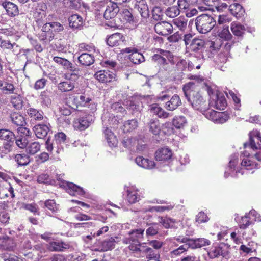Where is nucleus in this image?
I'll return each instance as SVG.
<instances>
[{
  "label": "nucleus",
  "instance_id": "4c0bfd02",
  "mask_svg": "<svg viewBox=\"0 0 261 261\" xmlns=\"http://www.w3.org/2000/svg\"><path fill=\"white\" fill-rule=\"evenodd\" d=\"M3 240L2 245L5 249L9 251L14 249L16 246V243L12 238L6 236L3 238Z\"/></svg>",
  "mask_w": 261,
  "mask_h": 261
},
{
  "label": "nucleus",
  "instance_id": "e2e57ef3",
  "mask_svg": "<svg viewBox=\"0 0 261 261\" xmlns=\"http://www.w3.org/2000/svg\"><path fill=\"white\" fill-rule=\"evenodd\" d=\"M151 60L153 62L160 65L165 66L167 64L166 59L162 56V55H159V54L154 55L152 57Z\"/></svg>",
  "mask_w": 261,
  "mask_h": 261
},
{
  "label": "nucleus",
  "instance_id": "6e6d98bb",
  "mask_svg": "<svg viewBox=\"0 0 261 261\" xmlns=\"http://www.w3.org/2000/svg\"><path fill=\"white\" fill-rule=\"evenodd\" d=\"M198 64L196 65L194 62L191 61H187L188 71H191L195 67L196 69L200 68L201 65L204 62V56L201 55V58H198Z\"/></svg>",
  "mask_w": 261,
  "mask_h": 261
},
{
  "label": "nucleus",
  "instance_id": "a19ab883",
  "mask_svg": "<svg viewBox=\"0 0 261 261\" xmlns=\"http://www.w3.org/2000/svg\"><path fill=\"white\" fill-rule=\"evenodd\" d=\"M165 13L169 17L174 18L180 14L179 8L176 6L169 7L165 10Z\"/></svg>",
  "mask_w": 261,
  "mask_h": 261
},
{
  "label": "nucleus",
  "instance_id": "79ce46f5",
  "mask_svg": "<svg viewBox=\"0 0 261 261\" xmlns=\"http://www.w3.org/2000/svg\"><path fill=\"white\" fill-rule=\"evenodd\" d=\"M146 233L147 236H153L158 234L160 229V224L158 223H153L148 225Z\"/></svg>",
  "mask_w": 261,
  "mask_h": 261
},
{
  "label": "nucleus",
  "instance_id": "09e8293b",
  "mask_svg": "<svg viewBox=\"0 0 261 261\" xmlns=\"http://www.w3.org/2000/svg\"><path fill=\"white\" fill-rule=\"evenodd\" d=\"M218 36L222 39L225 40H230L232 36L229 32L228 26L224 27L221 30L218 31Z\"/></svg>",
  "mask_w": 261,
  "mask_h": 261
},
{
  "label": "nucleus",
  "instance_id": "a211bd4d",
  "mask_svg": "<svg viewBox=\"0 0 261 261\" xmlns=\"http://www.w3.org/2000/svg\"><path fill=\"white\" fill-rule=\"evenodd\" d=\"M46 148L48 151L51 152L54 150L57 153H59L63 150V145L58 142H56V139L54 138L52 140L50 138H48L45 143Z\"/></svg>",
  "mask_w": 261,
  "mask_h": 261
},
{
  "label": "nucleus",
  "instance_id": "603ef678",
  "mask_svg": "<svg viewBox=\"0 0 261 261\" xmlns=\"http://www.w3.org/2000/svg\"><path fill=\"white\" fill-rule=\"evenodd\" d=\"M189 248H191L189 243L185 244L179 246L178 248L173 250L171 252V254L172 256H179L187 252Z\"/></svg>",
  "mask_w": 261,
  "mask_h": 261
},
{
  "label": "nucleus",
  "instance_id": "864d4df0",
  "mask_svg": "<svg viewBox=\"0 0 261 261\" xmlns=\"http://www.w3.org/2000/svg\"><path fill=\"white\" fill-rule=\"evenodd\" d=\"M39 98L42 105L48 106L51 103V99L49 97V92L47 90L42 91L39 96Z\"/></svg>",
  "mask_w": 261,
  "mask_h": 261
},
{
  "label": "nucleus",
  "instance_id": "ddd939ff",
  "mask_svg": "<svg viewBox=\"0 0 261 261\" xmlns=\"http://www.w3.org/2000/svg\"><path fill=\"white\" fill-rule=\"evenodd\" d=\"M119 11V6L116 4L110 3H107L103 16L106 19H111L114 18Z\"/></svg>",
  "mask_w": 261,
  "mask_h": 261
},
{
  "label": "nucleus",
  "instance_id": "473e14b6",
  "mask_svg": "<svg viewBox=\"0 0 261 261\" xmlns=\"http://www.w3.org/2000/svg\"><path fill=\"white\" fill-rule=\"evenodd\" d=\"M28 115L32 118L36 120H41L43 118V113L41 110L30 108L27 110Z\"/></svg>",
  "mask_w": 261,
  "mask_h": 261
},
{
  "label": "nucleus",
  "instance_id": "f03ea898",
  "mask_svg": "<svg viewBox=\"0 0 261 261\" xmlns=\"http://www.w3.org/2000/svg\"><path fill=\"white\" fill-rule=\"evenodd\" d=\"M216 24L214 18L210 15L203 14L197 17L195 25L197 30L202 34L209 32Z\"/></svg>",
  "mask_w": 261,
  "mask_h": 261
},
{
  "label": "nucleus",
  "instance_id": "7c9ffc66",
  "mask_svg": "<svg viewBox=\"0 0 261 261\" xmlns=\"http://www.w3.org/2000/svg\"><path fill=\"white\" fill-rule=\"evenodd\" d=\"M15 135L13 132L8 129H0V139L6 141V142H14Z\"/></svg>",
  "mask_w": 261,
  "mask_h": 261
},
{
  "label": "nucleus",
  "instance_id": "dca6fc26",
  "mask_svg": "<svg viewBox=\"0 0 261 261\" xmlns=\"http://www.w3.org/2000/svg\"><path fill=\"white\" fill-rule=\"evenodd\" d=\"M3 7L5 9L7 14L10 17H15L18 15L19 10L16 5L10 1H5L2 3Z\"/></svg>",
  "mask_w": 261,
  "mask_h": 261
},
{
  "label": "nucleus",
  "instance_id": "20e7f679",
  "mask_svg": "<svg viewBox=\"0 0 261 261\" xmlns=\"http://www.w3.org/2000/svg\"><path fill=\"white\" fill-rule=\"evenodd\" d=\"M248 142L244 144L245 148H249L253 151L261 149V133L257 129H254L249 134Z\"/></svg>",
  "mask_w": 261,
  "mask_h": 261
},
{
  "label": "nucleus",
  "instance_id": "72a5a7b5",
  "mask_svg": "<svg viewBox=\"0 0 261 261\" xmlns=\"http://www.w3.org/2000/svg\"><path fill=\"white\" fill-rule=\"evenodd\" d=\"M230 28L233 35L238 37H242L245 31L244 26L236 22L231 23Z\"/></svg>",
  "mask_w": 261,
  "mask_h": 261
},
{
  "label": "nucleus",
  "instance_id": "4be33fe9",
  "mask_svg": "<svg viewBox=\"0 0 261 261\" xmlns=\"http://www.w3.org/2000/svg\"><path fill=\"white\" fill-rule=\"evenodd\" d=\"M144 230L142 229H134L130 231L128 233L129 237L128 238L130 245L133 244L136 242H139V239L143 238Z\"/></svg>",
  "mask_w": 261,
  "mask_h": 261
},
{
  "label": "nucleus",
  "instance_id": "37998d69",
  "mask_svg": "<svg viewBox=\"0 0 261 261\" xmlns=\"http://www.w3.org/2000/svg\"><path fill=\"white\" fill-rule=\"evenodd\" d=\"M40 149V145L38 142H34L29 144L26 148L27 152L31 155H34Z\"/></svg>",
  "mask_w": 261,
  "mask_h": 261
},
{
  "label": "nucleus",
  "instance_id": "39448f33",
  "mask_svg": "<svg viewBox=\"0 0 261 261\" xmlns=\"http://www.w3.org/2000/svg\"><path fill=\"white\" fill-rule=\"evenodd\" d=\"M229 253V246L225 243H220L211 247L207 252L208 256L211 259L218 258L220 256L226 257Z\"/></svg>",
  "mask_w": 261,
  "mask_h": 261
},
{
  "label": "nucleus",
  "instance_id": "4d7b16f0",
  "mask_svg": "<svg viewBox=\"0 0 261 261\" xmlns=\"http://www.w3.org/2000/svg\"><path fill=\"white\" fill-rule=\"evenodd\" d=\"M53 60L57 64L62 65L65 69L67 70L69 67H71V65H72V63L65 58L55 57L53 58Z\"/></svg>",
  "mask_w": 261,
  "mask_h": 261
},
{
  "label": "nucleus",
  "instance_id": "bb28decb",
  "mask_svg": "<svg viewBox=\"0 0 261 261\" xmlns=\"http://www.w3.org/2000/svg\"><path fill=\"white\" fill-rule=\"evenodd\" d=\"M138 126V121L135 119H133L125 121L122 127V129L124 133H129L136 129Z\"/></svg>",
  "mask_w": 261,
  "mask_h": 261
},
{
  "label": "nucleus",
  "instance_id": "c03bdc74",
  "mask_svg": "<svg viewBox=\"0 0 261 261\" xmlns=\"http://www.w3.org/2000/svg\"><path fill=\"white\" fill-rule=\"evenodd\" d=\"M149 130L154 135H158L161 130L159 122L158 120L151 119L149 123Z\"/></svg>",
  "mask_w": 261,
  "mask_h": 261
},
{
  "label": "nucleus",
  "instance_id": "6ab92c4d",
  "mask_svg": "<svg viewBox=\"0 0 261 261\" xmlns=\"http://www.w3.org/2000/svg\"><path fill=\"white\" fill-rule=\"evenodd\" d=\"M78 61L81 65L88 66L93 64L95 58L92 54L83 53L78 57Z\"/></svg>",
  "mask_w": 261,
  "mask_h": 261
},
{
  "label": "nucleus",
  "instance_id": "e433bc0d",
  "mask_svg": "<svg viewBox=\"0 0 261 261\" xmlns=\"http://www.w3.org/2000/svg\"><path fill=\"white\" fill-rule=\"evenodd\" d=\"M106 139L110 146H115L117 144V139L112 132L107 127L104 131Z\"/></svg>",
  "mask_w": 261,
  "mask_h": 261
},
{
  "label": "nucleus",
  "instance_id": "338daca9",
  "mask_svg": "<svg viewBox=\"0 0 261 261\" xmlns=\"http://www.w3.org/2000/svg\"><path fill=\"white\" fill-rule=\"evenodd\" d=\"M54 138L56 139V142H58L60 144H63L66 143L67 138L66 135L63 132H59L55 134Z\"/></svg>",
  "mask_w": 261,
  "mask_h": 261
},
{
  "label": "nucleus",
  "instance_id": "f257e3e1",
  "mask_svg": "<svg viewBox=\"0 0 261 261\" xmlns=\"http://www.w3.org/2000/svg\"><path fill=\"white\" fill-rule=\"evenodd\" d=\"M182 90L188 101L195 110L201 113L205 112L210 107L209 102L203 96L201 92L196 90L195 84L189 82L183 86Z\"/></svg>",
  "mask_w": 261,
  "mask_h": 261
},
{
  "label": "nucleus",
  "instance_id": "cd10ccee",
  "mask_svg": "<svg viewBox=\"0 0 261 261\" xmlns=\"http://www.w3.org/2000/svg\"><path fill=\"white\" fill-rule=\"evenodd\" d=\"M125 106L127 108L132 111L133 113L140 112L141 110L142 106L139 100H129L125 102Z\"/></svg>",
  "mask_w": 261,
  "mask_h": 261
},
{
  "label": "nucleus",
  "instance_id": "49530a36",
  "mask_svg": "<svg viewBox=\"0 0 261 261\" xmlns=\"http://www.w3.org/2000/svg\"><path fill=\"white\" fill-rule=\"evenodd\" d=\"M173 23L181 31H184L187 28V20L184 17H179L174 19Z\"/></svg>",
  "mask_w": 261,
  "mask_h": 261
},
{
  "label": "nucleus",
  "instance_id": "5701e85b",
  "mask_svg": "<svg viewBox=\"0 0 261 261\" xmlns=\"http://www.w3.org/2000/svg\"><path fill=\"white\" fill-rule=\"evenodd\" d=\"M150 112L157 115L161 118H167L169 116V113L165 111L163 109L160 107L158 104H153L150 106Z\"/></svg>",
  "mask_w": 261,
  "mask_h": 261
},
{
  "label": "nucleus",
  "instance_id": "7ed1b4c3",
  "mask_svg": "<svg viewBox=\"0 0 261 261\" xmlns=\"http://www.w3.org/2000/svg\"><path fill=\"white\" fill-rule=\"evenodd\" d=\"M169 96L166 93L162 92L158 96V99L162 101L168 100L165 105V108L169 111H173L176 109L181 105V101L179 96L177 94H174L169 99Z\"/></svg>",
  "mask_w": 261,
  "mask_h": 261
},
{
  "label": "nucleus",
  "instance_id": "9d476101",
  "mask_svg": "<svg viewBox=\"0 0 261 261\" xmlns=\"http://www.w3.org/2000/svg\"><path fill=\"white\" fill-rule=\"evenodd\" d=\"M154 29L157 34L163 36L168 35L173 32L172 25L166 21L158 22L154 25Z\"/></svg>",
  "mask_w": 261,
  "mask_h": 261
},
{
  "label": "nucleus",
  "instance_id": "423d86ee",
  "mask_svg": "<svg viewBox=\"0 0 261 261\" xmlns=\"http://www.w3.org/2000/svg\"><path fill=\"white\" fill-rule=\"evenodd\" d=\"M73 102L76 108L79 107H88L92 112L96 109L95 103L89 96L85 94L73 96Z\"/></svg>",
  "mask_w": 261,
  "mask_h": 261
},
{
  "label": "nucleus",
  "instance_id": "ea45409f",
  "mask_svg": "<svg viewBox=\"0 0 261 261\" xmlns=\"http://www.w3.org/2000/svg\"><path fill=\"white\" fill-rule=\"evenodd\" d=\"M10 118L12 123L17 126H22L25 123L23 117L18 113L12 114Z\"/></svg>",
  "mask_w": 261,
  "mask_h": 261
},
{
  "label": "nucleus",
  "instance_id": "2eb2a0df",
  "mask_svg": "<svg viewBox=\"0 0 261 261\" xmlns=\"http://www.w3.org/2000/svg\"><path fill=\"white\" fill-rule=\"evenodd\" d=\"M124 40L123 35L120 33L112 34L107 39V44L111 47L118 46L121 44Z\"/></svg>",
  "mask_w": 261,
  "mask_h": 261
},
{
  "label": "nucleus",
  "instance_id": "a878e982",
  "mask_svg": "<svg viewBox=\"0 0 261 261\" xmlns=\"http://www.w3.org/2000/svg\"><path fill=\"white\" fill-rule=\"evenodd\" d=\"M189 244L191 248L195 249L209 245L210 244V241L204 238H198L196 239H192V241L189 242Z\"/></svg>",
  "mask_w": 261,
  "mask_h": 261
},
{
  "label": "nucleus",
  "instance_id": "5fc2aeb1",
  "mask_svg": "<svg viewBox=\"0 0 261 261\" xmlns=\"http://www.w3.org/2000/svg\"><path fill=\"white\" fill-rule=\"evenodd\" d=\"M68 70H69V72L66 75L67 77L68 76H70L69 78L74 76V79H76L79 77L81 73L80 69L75 66H73L72 64V65H71V67H69Z\"/></svg>",
  "mask_w": 261,
  "mask_h": 261
},
{
  "label": "nucleus",
  "instance_id": "c9c22d12",
  "mask_svg": "<svg viewBox=\"0 0 261 261\" xmlns=\"http://www.w3.org/2000/svg\"><path fill=\"white\" fill-rule=\"evenodd\" d=\"M57 87L61 92H68L73 89L74 84L70 81L62 82L58 84Z\"/></svg>",
  "mask_w": 261,
  "mask_h": 261
},
{
  "label": "nucleus",
  "instance_id": "052dcab7",
  "mask_svg": "<svg viewBox=\"0 0 261 261\" xmlns=\"http://www.w3.org/2000/svg\"><path fill=\"white\" fill-rule=\"evenodd\" d=\"M152 18L155 20H159L162 19L163 13L162 9L159 6H155L152 10Z\"/></svg>",
  "mask_w": 261,
  "mask_h": 261
},
{
  "label": "nucleus",
  "instance_id": "412c9836",
  "mask_svg": "<svg viewBox=\"0 0 261 261\" xmlns=\"http://www.w3.org/2000/svg\"><path fill=\"white\" fill-rule=\"evenodd\" d=\"M114 74L113 73L103 71H99L95 74V77L99 81L102 83L110 82L113 79H114Z\"/></svg>",
  "mask_w": 261,
  "mask_h": 261
},
{
  "label": "nucleus",
  "instance_id": "8fccbe9b",
  "mask_svg": "<svg viewBox=\"0 0 261 261\" xmlns=\"http://www.w3.org/2000/svg\"><path fill=\"white\" fill-rule=\"evenodd\" d=\"M15 140L16 145L19 148L21 149L27 148L29 143L28 138L17 136L15 137Z\"/></svg>",
  "mask_w": 261,
  "mask_h": 261
},
{
  "label": "nucleus",
  "instance_id": "1a4fd4ad",
  "mask_svg": "<svg viewBox=\"0 0 261 261\" xmlns=\"http://www.w3.org/2000/svg\"><path fill=\"white\" fill-rule=\"evenodd\" d=\"M210 106L217 109L224 110L227 106L226 100L223 93L216 91L214 97L209 102Z\"/></svg>",
  "mask_w": 261,
  "mask_h": 261
},
{
  "label": "nucleus",
  "instance_id": "69168bd1",
  "mask_svg": "<svg viewBox=\"0 0 261 261\" xmlns=\"http://www.w3.org/2000/svg\"><path fill=\"white\" fill-rule=\"evenodd\" d=\"M159 218L160 219L159 222L166 228L172 227L173 224L175 223V220L170 218H163V217H160Z\"/></svg>",
  "mask_w": 261,
  "mask_h": 261
},
{
  "label": "nucleus",
  "instance_id": "de8ad7c7",
  "mask_svg": "<svg viewBox=\"0 0 261 261\" xmlns=\"http://www.w3.org/2000/svg\"><path fill=\"white\" fill-rule=\"evenodd\" d=\"M15 159L18 165L20 166L27 165L30 161L29 156L25 154H16Z\"/></svg>",
  "mask_w": 261,
  "mask_h": 261
},
{
  "label": "nucleus",
  "instance_id": "393cba45",
  "mask_svg": "<svg viewBox=\"0 0 261 261\" xmlns=\"http://www.w3.org/2000/svg\"><path fill=\"white\" fill-rule=\"evenodd\" d=\"M68 247L69 245L64 242L53 241L49 243L48 249L51 251H62Z\"/></svg>",
  "mask_w": 261,
  "mask_h": 261
},
{
  "label": "nucleus",
  "instance_id": "bf43d9fd",
  "mask_svg": "<svg viewBox=\"0 0 261 261\" xmlns=\"http://www.w3.org/2000/svg\"><path fill=\"white\" fill-rule=\"evenodd\" d=\"M186 122V119L183 116L175 117L172 121L173 125L177 128L182 127Z\"/></svg>",
  "mask_w": 261,
  "mask_h": 261
},
{
  "label": "nucleus",
  "instance_id": "c85d7f7f",
  "mask_svg": "<svg viewBox=\"0 0 261 261\" xmlns=\"http://www.w3.org/2000/svg\"><path fill=\"white\" fill-rule=\"evenodd\" d=\"M69 23L70 27L77 29L81 27L83 24V19L81 16L77 14H74L70 16L68 18Z\"/></svg>",
  "mask_w": 261,
  "mask_h": 261
},
{
  "label": "nucleus",
  "instance_id": "3c124183",
  "mask_svg": "<svg viewBox=\"0 0 261 261\" xmlns=\"http://www.w3.org/2000/svg\"><path fill=\"white\" fill-rule=\"evenodd\" d=\"M44 205L53 214H55L59 211V205L56 203L54 200L49 199L45 201Z\"/></svg>",
  "mask_w": 261,
  "mask_h": 261
},
{
  "label": "nucleus",
  "instance_id": "0e129e2a",
  "mask_svg": "<svg viewBox=\"0 0 261 261\" xmlns=\"http://www.w3.org/2000/svg\"><path fill=\"white\" fill-rule=\"evenodd\" d=\"M11 103L14 107L16 109H19L22 108L23 106V100L22 97L20 95L15 96L12 97Z\"/></svg>",
  "mask_w": 261,
  "mask_h": 261
},
{
  "label": "nucleus",
  "instance_id": "9b49d317",
  "mask_svg": "<svg viewBox=\"0 0 261 261\" xmlns=\"http://www.w3.org/2000/svg\"><path fill=\"white\" fill-rule=\"evenodd\" d=\"M57 179L59 181H61V182L63 184H65L66 186H67V187L68 188V189H67L68 193H69L70 195H82L84 194V191L81 187L74 184L73 183L69 182H67V181L63 180L62 179L61 175H57Z\"/></svg>",
  "mask_w": 261,
  "mask_h": 261
},
{
  "label": "nucleus",
  "instance_id": "4468645a",
  "mask_svg": "<svg viewBox=\"0 0 261 261\" xmlns=\"http://www.w3.org/2000/svg\"><path fill=\"white\" fill-rule=\"evenodd\" d=\"M205 42L204 40L200 39H193L190 44V48L192 51L199 53V56L198 58L201 57L203 52L204 50Z\"/></svg>",
  "mask_w": 261,
  "mask_h": 261
},
{
  "label": "nucleus",
  "instance_id": "f8f14e48",
  "mask_svg": "<svg viewBox=\"0 0 261 261\" xmlns=\"http://www.w3.org/2000/svg\"><path fill=\"white\" fill-rule=\"evenodd\" d=\"M93 121V116L88 115L79 118L74 122V126L75 129L83 130L87 128Z\"/></svg>",
  "mask_w": 261,
  "mask_h": 261
},
{
  "label": "nucleus",
  "instance_id": "58836bf2",
  "mask_svg": "<svg viewBox=\"0 0 261 261\" xmlns=\"http://www.w3.org/2000/svg\"><path fill=\"white\" fill-rule=\"evenodd\" d=\"M14 142L10 141L4 142L3 143V145L0 147V153L1 154V157L7 154L12 151Z\"/></svg>",
  "mask_w": 261,
  "mask_h": 261
},
{
  "label": "nucleus",
  "instance_id": "0eeeda50",
  "mask_svg": "<svg viewBox=\"0 0 261 261\" xmlns=\"http://www.w3.org/2000/svg\"><path fill=\"white\" fill-rule=\"evenodd\" d=\"M118 241V237L108 238L102 241H99L96 244V246L97 248L95 249V251L103 252L112 250L114 248L115 243Z\"/></svg>",
  "mask_w": 261,
  "mask_h": 261
},
{
  "label": "nucleus",
  "instance_id": "b1692460",
  "mask_svg": "<svg viewBox=\"0 0 261 261\" xmlns=\"http://www.w3.org/2000/svg\"><path fill=\"white\" fill-rule=\"evenodd\" d=\"M135 161L138 165L145 169H150L155 166V163L153 161L145 159L141 156L137 157Z\"/></svg>",
  "mask_w": 261,
  "mask_h": 261
},
{
  "label": "nucleus",
  "instance_id": "c756f323",
  "mask_svg": "<svg viewBox=\"0 0 261 261\" xmlns=\"http://www.w3.org/2000/svg\"><path fill=\"white\" fill-rule=\"evenodd\" d=\"M229 9L231 13L236 17H241L244 13L243 7L238 3H233L230 5Z\"/></svg>",
  "mask_w": 261,
  "mask_h": 261
},
{
  "label": "nucleus",
  "instance_id": "f3484780",
  "mask_svg": "<svg viewBox=\"0 0 261 261\" xmlns=\"http://www.w3.org/2000/svg\"><path fill=\"white\" fill-rule=\"evenodd\" d=\"M49 125V124H38L35 125L33 130L36 137L38 138H44L46 137L50 130Z\"/></svg>",
  "mask_w": 261,
  "mask_h": 261
},
{
  "label": "nucleus",
  "instance_id": "680f3d73",
  "mask_svg": "<svg viewBox=\"0 0 261 261\" xmlns=\"http://www.w3.org/2000/svg\"><path fill=\"white\" fill-rule=\"evenodd\" d=\"M18 46L16 43H11L10 41L7 40H0V47L3 49L12 50L14 47H17Z\"/></svg>",
  "mask_w": 261,
  "mask_h": 261
},
{
  "label": "nucleus",
  "instance_id": "774afa93",
  "mask_svg": "<svg viewBox=\"0 0 261 261\" xmlns=\"http://www.w3.org/2000/svg\"><path fill=\"white\" fill-rule=\"evenodd\" d=\"M47 82V80L45 78L39 79L35 82L34 88L36 90L43 89L46 86Z\"/></svg>",
  "mask_w": 261,
  "mask_h": 261
},
{
  "label": "nucleus",
  "instance_id": "13d9d810",
  "mask_svg": "<svg viewBox=\"0 0 261 261\" xmlns=\"http://www.w3.org/2000/svg\"><path fill=\"white\" fill-rule=\"evenodd\" d=\"M140 199V196L136 191H127V200L130 203H135Z\"/></svg>",
  "mask_w": 261,
  "mask_h": 261
},
{
  "label": "nucleus",
  "instance_id": "2f4dec72",
  "mask_svg": "<svg viewBox=\"0 0 261 261\" xmlns=\"http://www.w3.org/2000/svg\"><path fill=\"white\" fill-rule=\"evenodd\" d=\"M136 8L143 18L146 19L149 17V11L148 7L144 2H140L138 4L136 5Z\"/></svg>",
  "mask_w": 261,
  "mask_h": 261
},
{
  "label": "nucleus",
  "instance_id": "aec40b11",
  "mask_svg": "<svg viewBox=\"0 0 261 261\" xmlns=\"http://www.w3.org/2000/svg\"><path fill=\"white\" fill-rule=\"evenodd\" d=\"M172 153L171 150L167 148H162L155 152V158L158 161H166L171 158Z\"/></svg>",
  "mask_w": 261,
  "mask_h": 261
},
{
  "label": "nucleus",
  "instance_id": "f704fd0d",
  "mask_svg": "<svg viewBox=\"0 0 261 261\" xmlns=\"http://www.w3.org/2000/svg\"><path fill=\"white\" fill-rule=\"evenodd\" d=\"M129 58L130 61L135 64H139L145 60L144 56L137 51V49L129 55Z\"/></svg>",
  "mask_w": 261,
  "mask_h": 261
},
{
  "label": "nucleus",
  "instance_id": "a18cd8bd",
  "mask_svg": "<svg viewBox=\"0 0 261 261\" xmlns=\"http://www.w3.org/2000/svg\"><path fill=\"white\" fill-rule=\"evenodd\" d=\"M229 118L226 112H219L214 120V122L217 124H222L227 121Z\"/></svg>",
  "mask_w": 261,
  "mask_h": 261
},
{
  "label": "nucleus",
  "instance_id": "6e6552de",
  "mask_svg": "<svg viewBox=\"0 0 261 261\" xmlns=\"http://www.w3.org/2000/svg\"><path fill=\"white\" fill-rule=\"evenodd\" d=\"M128 248L132 251L137 257H143L147 256V253L149 251V247L146 246L145 243H141L140 242H135L132 245H129Z\"/></svg>",
  "mask_w": 261,
  "mask_h": 261
}]
</instances>
